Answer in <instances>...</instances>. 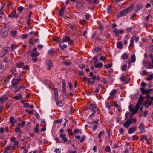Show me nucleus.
Masks as SVG:
<instances>
[{"instance_id": "1", "label": "nucleus", "mask_w": 153, "mask_h": 153, "mask_svg": "<svg viewBox=\"0 0 153 153\" xmlns=\"http://www.w3.org/2000/svg\"><path fill=\"white\" fill-rule=\"evenodd\" d=\"M134 7V4L131 5L128 8L123 10L119 14H118L117 15V16L120 17L123 16L125 15L127 13L130 12L132 10Z\"/></svg>"}, {"instance_id": "2", "label": "nucleus", "mask_w": 153, "mask_h": 153, "mask_svg": "<svg viewBox=\"0 0 153 153\" xmlns=\"http://www.w3.org/2000/svg\"><path fill=\"white\" fill-rule=\"evenodd\" d=\"M149 59L151 60L152 62H149V61L143 62V64L146 68L148 69L153 68V55L151 54L149 57Z\"/></svg>"}, {"instance_id": "3", "label": "nucleus", "mask_w": 153, "mask_h": 153, "mask_svg": "<svg viewBox=\"0 0 153 153\" xmlns=\"http://www.w3.org/2000/svg\"><path fill=\"white\" fill-rule=\"evenodd\" d=\"M139 37L135 35H134L130 40L129 48H130L134 46V40H135L136 42H137L139 41Z\"/></svg>"}, {"instance_id": "4", "label": "nucleus", "mask_w": 153, "mask_h": 153, "mask_svg": "<svg viewBox=\"0 0 153 153\" xmlns=\"http://www.w3.org/2000/svg\"><path fill=\"white\" fill-rule=\"evenodd\" d=\"M136 122V120L135 118L128 119L124 124V127L125 128H128L131 123H135Z\"/></svg>"}, {"instance_id": "5", "label": "nucleus", "mask_w": 153, "mask_h": 153, "mask_svg": "<svg viewBox=\"0 0 153 153\" xmlns=\"http://www.w3.org/2000/svg\"><path fill=\"white\" fill-rule=\"evenodd\" d=\"M140 106L139 104H137L135 108L133 107L131 105H130L129 106V108L130 112H131L132 115L135 114L138 110Z\"/></svg>"}, {"instance_id": "6", "label": "nucleus", "mask_w": 153, "mask_h": 153, "mask_svg": "<svg viewBox=\"0 0 153 153\" xmlns=\"http://www.w3.org/2000/svg\"><path fill=\"white\" fill-rule=\"evenodd\" d=\"M68 42V43L69 45H71L73 43V41L71 39V38L68 37L67 36L65 38H63L62 40V42Z\"/></svg>"}, {"instance_id": "7", "label": "nucleus", "mask_w": 153, "mask_h": 153, "mask_svg": "<svg viewBox=\"0 0 153 153\" xmlns=\"http://www.w3.org/2000/svg\"><path fill=\"white\" fill-rule=\"evenodd\" d=\"M21 79L19 77V78L18 79L16 78H14L12 81V86L14 87H15L19 83L20 80Z\"/></svg>"}, {"instance_id": "8", "label": "nucleus", "mask_w": 153, "mask_h": 153, "mask_svg": "<svg viewBox=\"0 0 153 153\" xmlns=\"http://www.w3.org/2000/svg\"><path fill=\"white\" fill-rule=\"evenodd\" d=\"M113 32L117 36H118L119 34H122L124 32L123 30H118L117 28H114L113 30Z\"/></svg>"}, {"instance_id": "9", "label": "nucleus", "mask_w": 153, "mask_h": 153, "mask_svg": "<svg viewBox=\"0 0 153 153\" xmlns=\"http://www.w3.org/2000/svg\"><path fill=\"white\" fill-rule=\"evenodd\" d=\"M97 107V105L95 104H91L89 105V108L91 110H92L94 113L96 112V108Z\"/></svg>"}, {"instance_id": "10", "label": "nucleus", "mask_w": 153, "mask_h": 153, "mask_svg": "<svg viewBox=\"0 0 153 153\" xmlns=\"http://www.w3.org/2000/svg\"><path fill=\"white\" fill-rule=\"evenodd\" d=\"M1 34L3 37H6L7 35V29L4 27H3L1 31Z\"/></svg>"}, {"instance_id": "11", "label": "nucleus", "mask_w": 153, "mask_h": 153, "mask_svg": "<svg viewBox=\"0 0 153 153\" xmlns=\"http://www.w3.org/2000/svg\"><path fill=\"white\" fill-rule=\"evenodd\" d=\"M39 55V53L37 52V48H35L33 49L32 53L31 55V56L33 57H37Z\"/></svg>"}, {"instance_id": "12", "label": "nucleus", "mask_w": 153, "mask_h": 153, "mask_svg": "<svg viewBox=\"0 0 153 153\" xmlns=\"http://www.w3.org/2000/svg\"><path fill=\"white\" fill-rule=\"evenodd\" d=\"M9 50L10 48L9 47L6 48L5 49L3 50L1 54V56L3 57L4 56Z\"/></svg>"}, {"instance_id": "13", "label": "nucleus", "mask_w": 153, "mask_h": 153, "mask_svg": "<svg viewBox=\"0 0 153 153\" xmlns=\"http://www.w3.org/2000/svg\"><path fill=\"white\" fill-rule=\"evenodd\" d=\"M94 66L96 67L102 68L103 66V64L101 62L98 63L97 61L94 63Z\"/></svg>"}, {"instance_id": "14", "label": "nucleus", "mask_w": 153, "mask_h": 153, "mask_svg": "<svg viewBox=\"0 0 153 153\" xmlns=\"http://www.w3.org/2000/svg\"><path fill=\"white\" fill-rule=\"evenodd\" d=\"M133 115L132 114L129 113L128 112H126L125 114V119L127 120L128 118L131 119V118L132 117Z\"/></svg>"}, {"instance_id": "15", "label": "nucleus", "mask_w": 153, "mask_h": 153, "mask_svg": "<svg viewBox=\"0 0 153 153\" xmlns=\"http://www.w3.org/2000/svg\"><path fill=\"white\" fill-rule=\"evenodd\" d=\"M10 34L11 36L13 37H16L18 34V33L16 31L13 30L11 31Z\"/></svg>"}, {"instance_id": "16", "label": "nucleus", "mask_w": 153, "mask_h": 153, "mask_svg": "<svg viewBox=\"0 0 153 153\" xmlns=\"http://www.w3.org/2000/svg\"><path fill=\"white\" fill-rule=\"evenodd\" d=\"M152 102L151 101L148 100L146 102H145L144 105L146 108H147L151 104Z\"/></svg>"}, {"instance_id": "17", "label": "nucleus", "mask_w": 153, "mask_h": 153, "mask_svg": "<svg viewBox=\"0 0 153 153\" xmlns=\"http://www.w3.org/2000/svg\"><path fill=\"white\" fill-rule=\"evenodd\" d=\"M144 125L143 123H141L140 124L139 126V129L141 133H143L145 131L144 128Z\"/></svg>"}, {"instance_id": "18", "label": "nucleus", "mask_w": 153, "mask_h": 153, "mask_svg": "<svg viewBox=\"0 0 153 153\" xmlns=\"http://www.w3.org/2000/svg\"><path fill=\"white\" fill-rule=\"evenodd\" d=\"M46 66L47 67V69H50L52 66L51 62L50 61H47L46 63Z\"/></svg>"}, {"instance_id": "19", "label": "nucleus", "mask_w": 153, "mask_h": 153, "mask_svg": "<svg viewBox=\"0 0 153 153\" xmlns=\"http://www.w3.org/2000/svg\"><path fill=\"white\" fill-rule=\"evenodd\" d=\"M143 7V6L141 4H140L137 5L136 6L135 11L136 12H138Z\"/></svg>"}, {"instance_id": "20", "label": "nucleus", "mask_w": 153, "mask_h": 153, "mask_svg": "<svg viewBox=\"0 0 153 153\" xmlns=\"http://www.w3.org/2000/svg\"><path fill=\"white\" fill-rule=\"evenodd\" d=\"M140 90L142 91V93L148 94L150 92V91L149 90H144L143 88H141Z\"/></svg>"}, {"instance_id": "21", "label": "nucleus", "mask_w": 153, "mask_h": 153, "mask_svg": "<svg viewBox=\"0 0 153 153\" xmlns=\"http://www.w3.org/2000/svg\"><path fill=\"white\" fill-rule=\"evenodd\" d=\"M60 137L61 138H62L65 142L67 141V139L66 137V135L65 134H62L60 135Z\"/></svg>"}, {"instance_id": "22", "label": "nucleus", "mask_w": 153, "mask_h": 153, "mask_svg": "<svg viewBox=\"0 0 153 153\" xmlns=\"http://www.w3.org/2000/svg\"><path fill=\"white\" fill-rule=\"evenodd\" d=\"M117 48L119 49H121L123 47V44L120 41H119L117 42Z\"/></svg>"}, {"instance_id": "23", "label": "nucleus", "mask_w": 153, "mask_h": 153, "mask_svg": "<svg viewBox=\"0 0 153 153\" xmlns=\"http://www.w3.org/2000/svg\"><path fill=\"white\" fill-rule=\"evenodd\" d=\"M117 92V90L115 89H114L112 90L111 92L110 93V95L111 97L113 98L114 97V95Z\"/></svg>"}, {"instance_id": "24", "label": "nucleus", "mask_w": 153, "mask_h": 153, "mask_svg": "<svg viewBox=\"0 0 153 153\" xmlns=\"http://www.w3.org/2000/svg\"><path fill=\"white\" fill-rule=\"evenodd\" d=\"M136 128H130L128 129V133L129 134H132L134 132Z\"/></svg>"}, {"instance_id": "25", "label": "nucleus", "mask_w": 153, "mask_h": 153, "mask_svg": "<svg viewBox=\"0 0 153 153\" xmlns=\"http://www.w3.org/2000/svg\"><path fill=\"white\" fill-rule=\"evenodd\" d=\"M10 121L11 123L12 126H13L16 122V120L13 117H10Z\"/></svg>"}, {"instance_id": "26", "label": "nucleus", "mask_w": 153, "mask_h": 153, "mask_svg": "<svg viewBox=\"0 0 153 153\" xmlns=\"http://www.w3.org/2000/svg\"><path fill=\"white\" fill-rule=\"evenodd\" d=\"M25 124V122L22 121L21 123H18L17 124V126L19 128H22L23 127Z\"/></svg>"}, {"instance_id": "27", "label": "nucleus", "mask_w": 153, "mask_h": 153, "mask_svg": "<svg viewBox=\"0 0 153 153\" xmlns=\"http://www.w3.org/2000/svg\"><path fill=\"white\" fill-rule=\"evenodd\" d=\"M131 62L133 63H134L136 61V57L134 54L132 55L131 58Z\"/></svg>"}, {"instance_id": "28", "label": "nucleus", "mask_w": 153, "mask_h": 153, "mask_svg": "<svg viewBox=\"0 0 153 153\" xmlns=\"http://www.w3.org/2000/svg\"><path fill=\"white\" fill-rule=\"evenodd\" d=\"M128 57V55L127 54L124 53L121 56V58L123 60H126L127 59Z\"/></svg>"}, {"instance_id": "29", "label": "nucleus", "mask_w": 153, "mask_h": 153, "mask_svg": "<svg viewBox=\"0 0 153 153\" xmlns=\"http://www.w3.org/2000/svg\"><path fill=\"white\" fill-rule=\"evenodd\" d=\"M7 99L6 98L5 96H4L3 97H1L0 98V101L3 103L5 102Z\"/></svg>"}, {"instance_id": "30", "label": "nucleus", "mask_w": 153, "mask_h": 153, "mask_svg": "<svg viewBox=\"0 0 153 153\" xmlns=\"http://www.w3.org/2000/svg\"><path fill=\"white\" fill-rule=\"evenodd\" d=\"M74 133V134H79V133L82 134V132L81 130L79 129H76L75 130Z\"/></svg>"}, {"instance_id": "31", "label": "nucleus", "mask_w": 153, "mask_h": 153, "mask_svg": "<svg viewBox=\"0 0 153 153\" xmlns=\"http://www.w3.org/2000/svg\"><path fill=\"white\" fill-rule=\"evenodd\" d=\"M143 100V98L142 96H140V97L139 99V101L138 103L137 104H139V105L140 106L141 105V103L142 102Z\"/></svg>"}, {"instance_id": "32", "label": "nucleus", "mask_w": 153, "mask_h": 153, "mask_svg": "<svg viewBox=\"0 0 153 153\" xmlns=\"http://www.w3.org/2000/svg\"><path fill=\"white\" fill-rule=\"evenodd\" d=\"M62 101H58L57 102L56 104L59 107L62 106L63 105L62 104Z\"/></svg>"}, {"instance_id": "33", "label": "nucleus", "mask_w": 153, "mask_h": 153, "mask_svg": "<svg viewBox=\"0 0 153 153\" xmlns=\"http://www.w3.org/2000/svg\"><path fill=\"white\" fill-rule=\"evenodd\" d=\"M147 139L146 136L145 135H143L142 136L141 138V140L142 142H145Z\"/></svg>"}, {"instance_id": "34", "label": "nucleus", "mask_w": 153, "mask_h": 153, "mask_svg": "<svg viewBox=\"0 0 153 153\" xmlns=\"http://www.w3.org/2000/svg\"><path fill=\"white\" fill-rule=\"evenodd\" d=\"M18 47L17 45L14 44H13L11 45V49H12V52H14V51H13V50L15 48H17Z\"/></svg>"}, {"instance_id": "35", "label": "nucleus", "mask_w": 153, "mask_h": 153, "mask_svg": "<svg viewBox=\"0 0 153 153\" xmlns=\"http://www.w3.org/2000/svg\"><path fill=\"white\" fill-rule=\"evenodd\" d=\"M13 98L16 99L17 100H19L20 99L22 98V96L21 94H18L16 96H14Z\"/></svg>"}, {"instance_id": "36", "label": "nucleus", "mask_w": 153, "mask_h": 153, "mask_svg": "<svg viewBox=\"0 0 153 153\" xmlns=\"http://www.w3.org/2000/svg\"><path fill=\"white\" fill-rule=\"evenodd\" d=\"M59 45L61 50H63L64 48H65L67 47V45L65 44L61 45V44H60Z\"/></svg>"}, {"instance_id": "37", "label": "nucleus", "mask_w": 153, "mask_h": 153, "mask_svg": "<svg viewBox=\"0 0 153 153\" xmlns=\"http://www.w3.org/2000/svg\"><path fill=\"white\" fill-rule=\"evenodd\" d=\"M23 65V62H20L19 63H17L16 64V66L18 68H21Z\"/></svg>"}, {"instance_id": "38", "label": "nucleus", "mask_w": 153, "mask_h": 153, "mask_svg": "<svg viewBox=\"0 0 153 153\" xmlns=\"http://www.w3.org/2000/svg\"><path fill=\"white\" fill-rule=\"evenodd\" d=\"M12 140L14 142V144L15 145H17L18 144V142L17 141L15 140L14 138L13 137L12 138Z\"/></svg>"}, {"instance_id": "39", "label": "nucleus", "mask_w": 153, "mask_h": 153, "mask_svg": "<svg viewBox=\"0 0 153 153\" xmlns=\"http://www.w3.org/2000/svg\"><path fill=\"white\" fill-rule=\"evenodd\" d=\"M54 94L55 97H56L58 96V90L56 88L54 89Z\"/></svg>"}, {"instance_id": "40", "label": "nucleus", "mask_w": 153, "mask_h": 153, "mask_svg": "<svg viewBox=\"0 0 153 153\" xmlns=\"http://www.w3.org/2000/svg\"><path fill=\"white\" fill-rule=\"evenodd\" d=\"M62 83L63 85V90L65 91L66 89V84L64 80L62 81Z\"/></svg>"}, {"instance_id": "41", "label": "nucleus", "mask_w": 153, "mask_h": 153, "mask_svg": "<svg viewBox=\"0 0 153 153\" xmlns=\"http://www.w3.org/2000/svg\"><path fill=\"white\" fill-rule=\"evenodd\" d=\"M64 9H62L60 10L59 12V14L60 16H62L64 14Z\"/></svg>"}, {"instance_id": "42", "label": "nucleus", "mask_w": 153, "mask_h": 153, "mask_svg": "<svg viewBox=\"0 0 153 153\" xmlns=\"http://www.w3.org/2000/svg\"><path fill=\"white\" fill-rule=\"evenodd\" d=\"M153 78V74H152L150 75L146 79L148 80L149 81L151 80Z\"/></svg>"}, {"instance_id": "43", "label": "nucleus", "mask_w": 153, "mask_h": 153, "mask_svg": "<svg viewBox=\"0 0 153 153\" xmlns=\"http://www.w3.org/2000/svg\"><path fill=\"white\" fill-rule=\"evenodd\" d=\"M92 78H88L87 79V80L89 82V83H94V80H92Z\"/></svg>"}, {"instance_id": "44", "label": "nucleus", "mask_w": 153, "mask_h": 153, "mask_svg": "<svg viewBox=\"0 0 153 153\" xmlns=\"http://www.w3.org/2000/svg\"><path fill=\"white\" fill-rule=\"evenodd\" d=\"M104 132L102 131L100 132L98 135V137L99 138H100L102 136L104 135Z\"/></svg>"}, {"instance_id": "45", "label": "nucleus", "mask_w": 153, "mask_h": 153, "mask_svg": "<svg viewBox=\"0 0 153 153\" xmlns=\"http://www.w3.org/2000/svg\"><path fill=\"white\" fill-rule=\"evenodd\" d=\"M127 66L125 64L123 65L122 66V70L123 71H124L127 68Z\"/></svg>"}, {"instance_id": "46", "label": "nucleus", "mask_w": 153, "mask_h": 153, "mask_svg": "<svg viewBox=\"0 0 153 153\" xmlns=\"http://www.w3.org/2000/svg\"><path fill=\"white\" fill-rule=\"evenodd\" d=\"M112 66V65L110 63L108 64L107 65H105V67L106 68H108L111 67Z\"/></svg>"}, {"instance_id": "47", "label": "nucleus", "mask_w": 153, "mask_h": 153, "mask_svg": "<svg viewBox=\"0 0 153 153\" xmlns=\"http://www.w3.org/2000/svg\"><path fill=\"white\" fill-rule=\"evenodd\" d=\"M106 106L107 108H109L111 106V105L110 102H107L106 103Z\"/></svg>"}, {"instance_id": "48", "label": "nucleus", "mask_w": 153, "mask_h": 153, "mask_svg": "<svg viewBox=\"0 0 153 153\" xmlns=\"http://www.w3.org/2000/svg\"><path fill=\"white\" fill-rule=\"evenodd\" d=\"M61 151V149L58 148V149H56L54 151V152L55 153H60Z\"/></svg>"}, {"instance_id": "49", "label": "nucleus", "mask_w": 153, "mask_h": 153, "mask_svg": "<svg viewBox=\"0 0 153 153\" xmlns=\"http://www.w3.org/2000/svg\"><path fill=\"white\" fill-rule=\"evenodd\" d=\"M67 131L68 133L69 134H70L71 135H73L74 134L72 132V130L70 129H67Z\"/></svg>"}, {"instance_id": "50", "label": "nucleus", "mask_w": 153, "mask_h": 153, "mask_svg": "<svg viewBox=\"0 0 153 153\" xmlns=\"http://www.w3.org/2000/svg\"><path fill=\"white\" fill-rule=\"evenodd\" d=\"M15 131L16 133L19 132L20 134L22 133V132L20 131V129L19 128V127L16 128L15 129Z\"/></svg>"}, {"instance_id": "51", "label": "nucleus", "mask_w": 153, "mask_h": 153, "mask_svg": "<svg viewBox=\"0 0 153 153\" xmlns=\"http://www.w3.org/2000/svg\"><path fill=\"white\" fill-rule=\"evenodd\" d=\"M62 119L60 120H57L54 121L55 123H60L62 122Z\"/></svg>"}, {"instance_id": "52", "label": "nucleus", "mask_w": 153, "mask_h": 153, "mask_svg": "<svg viewBox=\"0 0 153 153\" xmlns=\"http://www.w3.org/2000/svg\"><path fill=\"white\" fill-rule=\"evenodd\" d=\"M111 8L110 7L108 6L107 9V12L108 13H110L111 11Z\"/></svg>"}, {"instance_id": "53", "label": "nucleus", "mask_w": 153, "mask_h": 153, "mask_svg": "<svg viewBox=\"0 0 153 153\" xmlns=\"http://www.w3.org/2000/svg\"><path fill=\"white\" fill-rule=\"evenodd\" d=\"M26 112L29 114H32L33 113V110H29L27 109L25 110Z\"/></svg>"}, {"instance_id": "54", "label": "nucleus", "mask_w": 153, "mask_h": 153, "mask_svg": "<svg viewBox=\"0 0 153 153\" xmlns=\"http://www.w3.org/2000/svg\"><path fill=\"white\" fill-rule=\"evenodd\" d=\"M4 7V6H3L1 9H0V14H2L4 13L3 11V9Z\"/></svg>"}, {"instance_id": "55", "label": "nucleus", "mask_w": 153, "mask_h": 153, "mask_svg": "<svg viewBox=\"0 0 153 153\" xmlns=\"http://www.w3.org/2000/svg\"><path fill=\"white\" fill-rule=\"evenodd\" d=\"M105 151L107 152H108L110 151H111V149L110 147L109 146H108L106 147V149H105Z\"/></svg>"}, {"instance_id": "56", "label": "nucleus", "mask_w": 153, "mask_h": 153, "mask_svg": "<svg viewBox=\"0 0 153 153\" xmlns=\"http://www.w3.org/2000/svg\"><path fill=\"white\" fill-rule=\"evenodd\" d=\"M101 50V48L99 47L96 48L94 49V51L96 52H99Z\"/></svg>"}, {"instance_id": "57", "label": "nucleus", "mask_w": 153, "mask_h": 153, "mask_svg": "<svg viewBox=\"0 0 153 153\" xmlns=\"http://www.w3.org/2000/svg\"><path fill=\"white\" fill-rule=\"evenodd\" d=\"M28 35L27 34H25L21 36V37L23 39H25L27 37Z\"/></svg>"}, {"instance_id": "58", "label": "nucleus", "mask_w": 153, "mask_h": 153, "mask_svg": "<svg viewBox=\"0 0 153 153\" xmlns=\"http://www.w3.org/2000/svg\"><path fill=\"white\" fill-rule=\"evenodd\" d=\"M12 14L13 15V17H15V18L17 17H18L17 15L15 14V12L13 11L12 13Z\"/></svg>"}, {"instance_id": "59", "label": "nucleus", "mask_w": 153, "mask_h": 153, "mask_svg": "<svg viewBox=\"0 0 153 153\" xmlns=\"http://www.w3.org/2000/svg\"><path fill=\"white\" fill-rule=\"evenodd\" d=\"M23 10V7L22 6L19 7L18 8V10L19 11H22Z\"/></svg>"}, {"instance_id": "60", "label": "nucleus", "mask_w": 153, "mask_h": 153, "mask_svg": "<svg viewBox=\"0 0 153 153\" xmlns=\"http://www.w3.org/2000/svg\"><path fill=\"white\" fill-rule=\"evenodd\" d=\"M90 17V15L88 14L85 15V18L87 20H88L89 19Z\"/></svg>"}, {"instance_id": "61", "label": "nucleus", "mask_w": 153, "mask_h": 153, "mask_svg": "<svg viewBox=\"0 0 153 153\" xmlns=\"http://www.w3.org/2000/svg\"><path fill=\"white\" fill-rule=\"evenodd\" d=\"M151 4L149 3H148L146 4V8H149L151 7Z\"/></svg>"}, {"instance_id": "62", "label": "nucleus", "mask_w": 153, "mask_h": 153, "mask_svg": "<svg viewBox=\"0 0 153 153\" xmlns=\"http://www.w3.org/2000/svg\"><path fill=\"white\" fill-rule=\"evenodd\" d=\"M10 148V147L8 146L6 148V150H5L4 152V153H8L7 150H9Z\"/></svg>"}, {"instance_id": "63", "label": "nucleus", "mask_w": 153, "mask_h": 153, "mask_svg": "<svg viewBox=\"0 0 153 153\" xmlns=\"http://www.w3.org/2000/svg\"><path fill=\"white\" fill-rule=\"evenodd\" d=\"M29 105L28 103H25L24 105V106L25 108H27L29 107Z\"/></svg>"}, {"instance_id": "64", "label": "nucleus", "mask_w": 153, "mask_h": 153, "mask_svg": "<svg viewBox=\"0 0 153 153\" xmlns=\"http://www.w3.org/2000/svg\"><path fill=\"white\" fill-rule=\"evenodd\" d=\"M86 22V21L85 20H82L80 21V23L81 24L83 25L85 24Z\"/></svg>"}]
</instances>
